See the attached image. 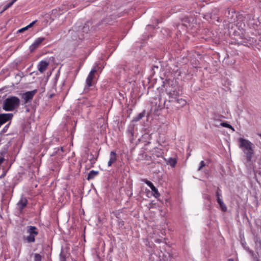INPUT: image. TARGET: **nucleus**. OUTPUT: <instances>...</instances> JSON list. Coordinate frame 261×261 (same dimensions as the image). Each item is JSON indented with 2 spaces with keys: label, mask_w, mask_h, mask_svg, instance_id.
<instances>
[{
  "label": "nucleus",
  "mask_w": 261,
  "mask_h": 261,
  "mask_svg": "<svg viewBox=\"0 0 261 261\" xmlns=\"http://www.w3.org/2000/svg\"><path fill=\"white\" fill-rule=\"evenodd\" d=\"M167 164L170 165L172 167H175L177 164V160L175 158H170L167 161Z\"/></svg>",
  "instance_id": "nucleus-14"
},
{
  "label": "nucleus",
  "mask_w": 261,
  "mask_h": 261,
  "mask_svg": "<svg viewBox=\"0 0 261 261\" xmlns=\"http://www.w3.org/2000/svg\"><path fill=\"white\" fill-rule=\"evenodd\" d=\"M27 30H28V28H27V27L26 26V27H25L24 28H22L18 30L17 32L18 33H22V32H23L24 31H26Z\"/></svg>",
  "instance_id": "nucleus-23"
},
{
  "label": "nucleus",
  "mask_w": 261,
  "mask_h": 261,
  "mask_svg": "<svg viewBox=\"0 0 261 261\" xmlns=\"http://www.w3.org/2000/svg\"><path fill=\"white\" fill-rule=\"evenodd\" d=\"M97 71V67H95L89 72L86 80V85L88 87H91L93 85V80L94 77L95 73Z\"/></svg>",
  "instance_id": "nucleus-6"
},
{
  "label": "nucleus",
  "mask_w": 261,
  "mask_h": 261,
  "mask_svg": "<svg viewBox=\"0 0 261 261\" xmlns=\"http://www.w3.org/2000/svg\"><path fill=\"white\" fill-rule=\"evenodd\" d=\"M176 102L180 105V107H184L187 103L186 100L181 98L177 99Z\"/></svg>",
  "instance_id": "nucleus-17"
},
{
  "label": "nucleus",
  "mask_w": 261,
  "mask_h": 261,
  "mask_svg": "<svg viewBox=\"0 0 261 261\" xmlns=\"http://www.w3.org/2000/svg\"><path fill=\"white\" fill-rule=\"evenodd\" d=\"M144 183H145L148 186H149L152 192H153V196L157 198L160 196V194L159 193L158 189L155 188V187L153 185V184L150 181L148 180L147 179L144 178L141 180Z\"/></svg>",
  "instance_id": "nucleus-7"
},
{
  "label": "nucleus",
  "mask_w": 261,
  "mask_h": 261,
  "mask_svg": "<svg viewBox=\"0 0 261 261\" xmlns=\"http://www.w3.org/2000/svg\"><path fill=\"white\" fill-rule=\"evenodd\" d=\"M217 201L219 204V208L222 212H226L227 211V206L224 203L222 199V195L220 190L216 192Z\"/></svg>",
  "instance_id": "nucleus-4"
},
{
  "label": "nucleus",
  "mask_w": 261,
  "mask_h": 261,
  "mask_svg": "<svg viewBox=\"0 0 261 261\" xmlns=\"http://www.w3.org/2000/svg\"><path fill=\"white\" fill-rule=\"evenodd\" d=\"M228 261H233V259L229 258V259H228Z\"/></svg>",
  "instance_id": "nucleus-27"
},
{
  "label": "nucleus",
  "mask_w": 261,
  "mask_h": 261,
  "mask_svg": "<svg viewBox=\"0 0 261 261\" xmlns=\"http://www.w3.org/2000/svg\"><path fill=\"white\" fill-rule=\"evenodd\" d=\"M44 40V37H39L37 38L30 46V49L31 51H33L37 49Z\"/></svg>",
  "instance_id": "nucleus-8"
},
{
  "label": "nucleus",
  "mask_w": 261,
  "mask_h": 261,
  "mask_svg": "<svg viewBox=\"0 0 261 261\" xmlns=\"http://www.w3.org/2000/svg\"><path fill=\"white\" fill-rule=\"evenodd\" d=\"M242 244L244 246L246 244V243L245 242H242Z\"/></svg>",
  "instance_id": "nucleus-29"
},
{
  "label": "nucleus",
  "mask_w": 261,
  "mask_h": 261,
  "mask_svg": "<svg viewBox=\"0 0 261 261\" xmlns=\"http://www.w3.org/2000/svg\"><path fill=\"white\" fill-rule=\"evenodd\" d=\"M28 201L27 198L21 197L17 203V206L19 208V212L20 213H22L23 209L27 205Z\"/></svg>",
  "instance_id": "nucleus-9"
},
{
  "label": "nucleus",
  "mask_w": 261,
  "mask_h": 261,
  "mask_svg": "<svg viewBox=\"0 0 261 261\" xmlns=\"http://www.w3.org/2000/svg\"><path fill=\"white\" fill-rule=\"evenodd\" d=\"M249 252H250V253H252V252H253L251 250H249Z\"/></svg>",
  "instance_id": "nucleus-31"
},
{
  "label": "nucleus",
  "mask_w": 261,
  "mask_h": 261,
  "mask_svg": "<svg viewBox=\"0 0 261 261\" xmlns=\"http://www.w3.org/2000/svg\"><path fill=\"white\" fill-rule=\"evenodd\" d=\"M238 142L239 147L242 150L246 158V161L244 163L247 166L251 162L254 155V145L249 140L243 138H239Z\"/></svg>",
  "instance_id": "nucleus-1"
},
{
  "label": "nucleus",
  "mask_w": 261,
  "mask_h": 261,
  "mask_svg": "<svg viewBox=\"0 0 261 261\" xmlns=\"http://www.w3.org/2000/svg\"><path fill=\"white\" fill-rule=\"evenodd\" d=\"M20 99L16 96H10L4 101L3 109L6 111H13L20 105Z\"/></svg>",
  "instance_id": "nucleus-2"
},
{
  "label": "nucleus",
  "mask_w": 261,
  "mask_h": 261,
  "mask_svg": "<svg viewBox=\"0 0 261 261\" xmlns=\"http://www.w3.org/2000/svg\"><path fill=\"white\" fill-rule=\"evenodd\" d=\"M60 261H66V258L65 257H62L61 259H60Z\"/></svg>",
  "instance_id": "nucleus-25"
},
{
  "label": "nucleus",
  "mask_w": 261,
  "mask_h": 261,
  "mask_svg": "<svg viewBox=\"0 0 261 261\" xmlns=\"http://www.w3.org/2000/svg\"><path fill=\"white\" fill-rule=\"evenodd\" d=\"M5 11V10H4V9L0 12V15H1L2 14H3L4 12Z\"/></svg>",
  "instance_id": "nucleus-26"
},
{
  "label": "nucleus",
  "mask_w": 261,
  "mask_h": 261,
  "mask_svg": "<svg viewBox=\"0 0 261 261\" xmlns=\"http://www.w3.org/2000/svg\"><path fill=\"white\" fill-rule=\"evenodd\" d=\"M37 20H35V21H33V22H32L31 23H30L29 25H28L27 26L28 29H29V28H31V27H32L37 22Z\"/></svg>",
  "instance_id": "nucleus-22"
},
{
  "label": "nucleus",
  "mask_w": 261,
  "mask_h": 261,
  "mask_svg": "<svg viewBox=\"0 0 261 261\" xmlns=\"http://www.w3.org/2000/svg\"><path fill=\"white\" fill-rule=\"evenodd\" d=\"M16 2L14 0H11V1L10 2H9V3H8L7 5H6L3 9H4V10H7L8 8H10L13 4L14 3H15Z\"/></svg>",
  "instance_id": "nucleus-19"
},
{
  "label": "nucleus",
  "mask_w": 261,
  "mask_h": 261,
  "mask_svg": "<svg viewBox=\"0 0 261 261\" xmlns=\"http://www.w3.org/2000/svg\"><path fill=\"white\" fill-rule=\"evenodd\" d=\"M37 92V90L35 89L23 93L21 98L23 100L24 103H27L28 102L31 101Z\"/></svg>",
  "instance_id": "nucleus-5"
},
{
  "label": "nucleus",
  "mask_w": 261,
  "mask_h": 261,
  "mask_svg": "<svg viewBox=\"0 0 261 261\" xmlns=\"http://www.w3.org/2000/svg\"><path fill=\"white\" fill-rule=\"evenodd\" d=\"M258 135L261 138V134H258Z\"/></svg>",
  "instance_id": "nucleus-30"
},
{
  "label": "nucleus",
  "mask_w": 261,
  "mask_h": 261,
  "mask_svg": "<svg viewBox=\"0 0 261 261\" xmlns=\"http://www.w3.org/2000/svg\"><path fill=\"white\" fill-rule=\"evenodd\" d=\"M213 125L217 127L221 126L223 127L230 128L232 130V132L234 131V128L230 124H228L227 122H221L219 124H213Z\"/></svg>",
  "instance_id": "nucleus-12"
},
{
  "label": "nucleus",
  "mask_w": 261,
  "mask_h": 261,
  "mask_svg": "<svg viewBox=\"0 0 261 261\" xmlns=\"http://www.w3.org/2000/svg\"><path fill=\"white\" fill-rule=\"evenodd\" d=\"M25 231L28 235L23 237V240L28 243H34L39 234V229L35 226L29 225L26 227Z\"/></svg>",
  "instance_id": "nucleus-3"
},
{
  "label": "nucleus",
  "mask_w": 261,
  "mask_h": 261,
  "mask_svg": "<svg viewBox=\"0 0 261 261\" xmlns=\"http://www.w3.org/2000/svg\"><path fill=\"white\" fill-rule=\"evenodd\" d=\"M48 65V62L42 60L39 63L37 66L38 70L41 73H43L47 69Z\"/></svg>",
  "instance_id": "nucleus-10"
},
{
  "label": "nucleus",
  "mask_w": 261,
  "mask_h": 261,
  "mask_svg": "<svg viewBox=\"0 0 261 261\" xmlns=\"http://www.w3.org/2000/svg\"><path fill=\"white\" fill-rule=\"evenodd\" d=\"M144 115L143 113H140L137 117H136L134 120L135 121H138L139 120H140V119H141L143 117H144Z\"/></svg>",
  "instance_id": "nucleus-21"
},
{
  "label": "nucleus",
  "mask_w": 261,
  "mask_h": 261,
  "mask_svg": "<svg viewBox=\"0 0 261 261\" xmlns=\"http://www.w3.org/2000/svg\"><path fill=\"white\" fill-rule=\"evenodd\" d=\"M206 166L205 163L203 161H202L200 163L199 167L198 168V171H200L202 170L203 168L204 167Z\"/></svg>",
  "instance_id": "nucleus-20"
},
{
  "label": "nucleus",
  "mask_w": 261,
  "mask_h": 261,
  "mask_svg": "<svg viewBox=\"0 0 261 261\" xmlns=\"http://www.w3.org/2000/svg\"><path fill=\"white\" fill-rule=\"evenodd\" d=\"M205 205L206 208L208 210H210L211 208V197L208 196L206 198V201H205Z\"/></svg>",
  "instance_id": "nucleus-15"
},
{
  "label": "nucleus",
  "mask_w": 261,
  "mask_h": 261,
  "mask_svg": "<svg viewBox=\"0 0 261 261\" xmlns=\"http://www.w3.org/2000/svg\"><path fill=\"white\" fill-rule=\"evenodd\" d=\"M90 155L92 156L90 159V161L91 162V163L93 165L94 164L96 161L97 160V158H98V153H97L95 156H94L93 154H91Z\"/></svg>",
  "instance_id": "nucleus-16"
},
{
  "label": "nucleus",
  "mask_w": 261,
  "mask_h": 261,
  "mask_svg": "<svg viewBox=\"0 0 261 261\" xmlns=\"http://www.w3.org/2000/svg\"><path fill=\"white\" fill-rule=\"evenodd\" d=\"M4 161V158H0V165H1Z\"/></svg>",
  "instance_id": "nucleus-24"
},
{
  "label": "nucleus",
  "mask_w": 261,
  "mask_h": 261,
  "mask_svg": "<svg viewBox=\"0 0 261 261\" xmlns=\"http://www.w3.org/2000/svg\"><path fill=\"white\" fill-rule=\"evenodd\" d=\"M42 256L38 253H35L34 254V261H41Z\"/></svg>",
  "instance_id": "nucleus-18"
},
{
  "label": "nucleus",
  "mask_w": 261,
  "mask_h": 261,
  "mask_svg": "<svg viewBox=\"0 0 261 261\" xmlns=\"http://www.w3.org/2000/svg\"><path fill=\"white\" fill-rule=\"evenodd\" d=\"M213 120L216 121V120L213 118Z\"/></svg>",
  "instance_id": "nucleus-32"
},
{
  "label": "nucleus",
  "mask_w": 261,
  "mask_h": 261,
  "mask_svg": "<svg viewBox=\"0 0 261 261\" xmlns=\"http://www.w3.org/2000/svg\"><path fill=\"white\" fill-rule=\"evenodd\" d=\"M133 133H134V132H133V129H132V130H131V135H132V136H133Z\"/></svg>",
  "instance_id": "nucleus-28"
},
{
  "label": "nucleus",
  "mask_w": 261,
  "mask_h": 261,
  "mask_svg": "<svg viewBox=\"0 0 261 261\" xmlns=\"http://www.w3.org/2000/svg\"><path fill=\"white\" fill-rule=\"evenodd\" d=\"M99 174V172L97 171L92 170L91 171L88 175L87 179L89 180L93 179L94 177Z\"/></svg>",
  "instance_id": "nucleus-13"
},
{
  "label": "nucleus",
  "mask_w": 261,
  "mask_h": 261,
  "mask_svg": "<svg viewBox=\"0 0 261 261\" xmlns=\"http://www.w3.org/2000/svg\"><path fill=\"white\" fill-rule=\"evenodd\" d=\"M117 160V154L115 151H112L110 153V159L108 163V166L111 167L113 164L115 163Z\"/></svg>",
  "instance_id": "nucleus-11"
}]
</instances>
